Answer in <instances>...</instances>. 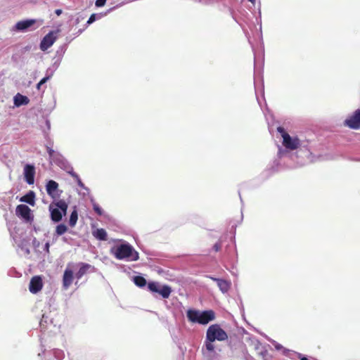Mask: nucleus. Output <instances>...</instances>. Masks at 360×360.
Returning a JSON list of instances; mask_svg holds the SVG:
<instances>
[{"label":"nucleus","mask_w":360,"mask_h":360,"mask_svg":"<svg viewBox=\"0 0 360 360\" xmlns=\"http://www.w3.org/2000/svg\"><path fill=\"white\" fill-rule=\"evenodd\" d=\"M228 339V335L218 324L210 326L206 332L205 341V347L207 352L213 353L214 352V342L224 341Z\"/></svg>","instance_id":"nucleus-1"},{"label":"nucleus","mask_w":360,"mask_h":360,"mask_svg":"<svg viewBox=\"0 0 360 360\" xmlns=\"http://www.w3.org/2000/svg\"><path fill=\"white\" fill-rule=\"evenodd\" d=\"M111 252L118 259H127L129 261H137L139 258V253L128 243L112 248Z\"/></svg>","instance_id":"nucleus-2"},{"label":"nucleus","mask_w":360,"mask_h":360,"mask_svg":"<svg viewBox=\"0 0 360 360\" xmlns=\"http://www.w3.org/2000/svg\"><path fill=\"white\" fill-rule=\"evenodd\" d=\"M68 205L64 200L53 202L49 205L51 218L55 222L60 221L63 215H66Z\"/></svg>","instance_id":"nucleus-3"},{"label":"nucleus","mask_w":360,"mask_h":360,"mask_svg":"<svg viewBox=\"0 0 360 360\" xmlns=\"http://www.w3.org/2000/svg\"><path fill=\"white\" fill-rule=\"evenodd\" d=\"M277 131L283 137V145L286 148L293 150L299 148L300 142L298 138H292L282 127H278L277 128Z\"/></svg>","instance_id":"nucleus-4"},{"label":"nucleus","mask_w":360,"mask_h":360,"mask_svg":"<svg viewBox=\"0 0 360 360\" xmlns=\"http://www.w3.org/2000/svg\"><path fill=\"white\" fill-rule=\"evenodd\" d=\"M148 288L153 292L160 294L165 299L168 298L172 292V288L169 285H160L156 282L148 283Z\"/></svg>","instance_id":"nucleus-5"},{"label":"nucleus","mask_w":360,"mask_h":360,"mask_svg":"<svg viewBox=\"0 0 360 360\" xmlns=\"http://www.w3.org/2000/svg\"><path fill=\"white\" fill-rule=\"evenodd\" d=\"M57 39V32L51 31L46 34L40 43V49L43 51H46L50 48L56 41Z\"/></svg>","instance_id":"nucleus-6"},{"label":"nucleus","mask_w":360,"mask_h":360,"mask_svg":"<svg viewBox=\"0 0 360 360\" xmlns=\"http://www.w3.org/2000/svg\"><path fill=\"white\" fill-rule=\"evenodd\" d=\"M345 124L351 129L360 128V109L354 111L353 115L345 120Z\"/></svg>","instance_id":"nucleus-7"},{"label":"nucleus","mask_w":360,"mask_h":360,"mask_svg":"<svg viewBox=\"0 0 360 360\" xmlns=\"http://www.w3.org/2000/svg\"><path fill=\"white\" fill-rule=\"evenodd\" d=\"M43 287V282L41 276H33L30 282L29 290L32 293L36 294L39 292Z\"/></svg>","instance_id":"nucleus-8"},{"label":"nucleus","mask_w":360,"mask_h":360,"mask_svg":"<svg viewBox=\"0 0 360 360\" xmlns=\"http://www.w3.org/2000/svg\"><path fill=\"white\" fill-rule=\"evenodd\" d=\"M35 168L33 165H26L24 167V176L26 182L31 185L34 182Z\"/></svg>","instance_id":"nucleus-9"},{"label":"nucleus","mask_w":360,"mask_h":360,"mask_svg":"<svg viewBox=\"0 0 360 360\" xmlns=\"http://www.w3.org/2000/svg\"><path fill=\"white\" fill-rule=\"evenodd\" d=\"M215 319V314L212 310H206L200 311L199 323L202 325L207 324Z\"/></svg>","instance_id":"nucleus-10"},{"label":"nucleus","mask_w":360,"mask_h":360,"mask_svg":"<svg viewBox=\"0 0 360 360\" xmlns=\"http://www.w3.org/2000/svg\"><path fill=\"white\" fill-rule=\"evenodd\" d=\"M74 279L73 271L70 269L67 268L63 276V287L67 290L72 285Z\"/></svg>","instance_id":"nucleus-11"},{"label":"nucleus","mask_w":360,"mask_h":360,"mask_svg":"<svg viewBox=\"0 0 360 360\" xmlns=\"http://www.w3.org/2000/svg\"><path fill=\"white\" fill-rule=\"evenodd\" d=\"M16 214L22 217L26 220H29L31 217V210L25 205H18L15 209Z\"/></svg>","instance_id":"nucleus-12"},{"label":"nucleus","mask_w":360,"mask_h":360,"mask_svg":"<svg viewBox=\"0 0 360 360\" xmlns=\"http://www.w3.org/2000/svg\"><path fill=\"white\" fill-rule=\"evenodd\" d=\"M79 265H80V268H79V269L78 270V271L75 274V276H76V278L78 280L82 278V277L84 275H85L86 274H87L90 271H93L94 269V267L92 266L89 264H86V263H83L82 262V263H80Z\"/></svg>","instance_id":"nucleus-13"},{"label":"nucleus","mask_w":360,"mask_h":360,"mask_svg":"<svg viewBox=\"0 0 360 360\" xmlns=\"http://www.w3.org/2000/svg\"><path fill=\"white\" fill-rule=\"evenodd\" d=\"M35 23L36 20L34 19L21 20L15 24V29L19 31H24L34 25Z\"/></svg>","instance_id":"nucleus-14"},{"label":"nucleus","mask_w":360,"mask_h":360,"mask_svg":"<svg viewBox=\"0 0 360 360\" xmlns=\"http://www.w3.org/2000/svg\"><path fill=\"white\" fill-rule=\"evenodd\" d=\"M210 279L217 282L218 287L223 292H226L230 288V283L226 280L214 278L212 276H207Z\"/></svg>","instance_id":"nucleus-15"},{"label":"nucleus","mask_w":360,"mask_h":360,"mask_svg":"<svg viewBox=\"0 0 360 360\" xmlns=\"http://www.w3.org/2000/svg\"><path fill=\"white\" fill-rule=\"evenodd\" d=\"M58 188V184L53 180H50L46 184V190L49 195L55 198Z\"/></svg>","instance_id":"nucleus-16"},{"label":"nucleus","mask_w":360,"mask_h":360,"mask_svg":"<svg viewBox=\"0 0 360 360\" xmlns=\"http://www.w3.org/2000/svg\"><path fill=\"white\" fill-rule=\"evenodd\" d=\"M186 316L189 321L199 323L200 311L195 309H188Z\"/></svg>","instance_id":"nucleus-17"},{"label":"nucleus","mask_w":360,"mask_h":360,"mask_svg":"<svg viewBox=\"0 0 360 360\" xmlns=\"http://www.w3.org/2000/svg\"><path fill=\"white\" fill-rule=\"evenodd\" d=\"M35 194L33 191H30L27 194L21 197L20 200L21 202H27L32 206H34L35 204Z\"/></svg>","instance_id":"nucleus-18"},{"label":"nucleus","mask_w":360,"mask_h":360,"mask_svg":"<svg viewBox=\"0 0 360 360\" xmlns=\"http://www.w3.org/2000/svg\"><path fill=\"white\" fill-rule=\"evenodd\" d=\"M29 103V99L27 96H22L20 94H18L14 98V103L16 106H20L21 105H26Z\"/></svg>","instance_id":"nucleus-19"},{"label":"nucleus","mask_w":360,"mask_h":360,"mask_svg":"<svg viewBox=\"0 0 360 360\" xmlns=\"http://www.w3.org/2000/svg\"><path fill=\"white\" fill-rule=\"evenodd\" d=\"M93 236L98 240H107V232L104 229H97L93 231Z\"/></svg>","instance_id":"nucleus-20"},{"label":"nucleus","mask_w":360,"mask_h":360,"mask_svg":"<svg viewBox=\"0 0 360 360\" xmlns=\"http://www.w3.org/2000/svg\"><path fill=\"white\" fill-rule=\"evenodd\" d=\"M78 219V214L77 210L75 208V210L72 212L70 220H69V224L70 226L73 227L75 226L77 221Z\"/></svg>","instance_id":"nucleus-21"},{"label":"nucleus","mask_w":360,"mask_h":360,"mask_svg":"<svg viewBox=\"0 0 360 360\" xmlns=\"http://www.w3.org/2000/svg\"><path fill=\"white\" fill-rule=\"evenodd\" d=\"M134 282L137 286L141 288L144 287L147 283L146 280L141 276H134Z\"/></svg>","instance_id":"nucleus-22"},{"label":"nucleus","mask_w":360,"mask_h":360,"mask_svg":"<svg viewBox=\"0 0 360 360\" xmlns=\"http://www.w3.org/2000/svg\"><path fill=\"white\" fill-rule=\"evenodd\" d=\"M68 231V227L63 224H60L56 226V233L58 236L64 234Z\"/></svg>","instance_id":"nucleus-23"},{"label":"nucleus","mask_w":360,"mask_h":360,"mask_svg":"<svg viewBox=\"0 0 360 360\" xmlns=\"http://www.w3.org/2000/svg\"><path fill=\"white\" fill-rule=\"evenodd\" d=\"M96 14L95 13H93L91 15V16L89 17V20H87V22H86V25H85L84 28L82 29V30H79L78 32H77V34H81L83 30H84L89 25L93 23L94 21H96Z\"/></svg>","instance_id":"nucleus-24"},{"label":"nucleus","mask_w":360,"mask_h":360,"mask_svg":"<svg viewBox=\"0 0 360 360\" xmlns=\"http://www.w3.org/2000/svg\"><path fill=\"white\" fill-rule=\"evenodd\" d=\"M92 205H93V209L95 211V212L98 215L101 216L103 214V210L101 208V207L94 200H92Z\"/></svg>","instance_id":"nucleus-25"},{"label":"nucleus","mask_w":360,"mask_h":360,"mask_svg":"<svg viewBox=\"0 0 360 360\" xmlns=\"http://www.w3.org/2000/svg\"><path fill=\"white\" fill-rule=\"evenodd\" d=\"M46 150H47V152L49 153V155L50 157V158L54 160L55 159V157L56 155H58V154H57L50 147H47L46 148Z\"/></svg>","instance_id":"nucleus-26"},{"label":"nucleus","mask_w":360,"mask_h":360,"mask_svg":"<svg viewBox=\"0 0 360 360\" xmlns=\"http://www.w3.org/2000/svg\"><path fill=\"white\" fill-rule=\"evenodd\" d=\"M221 249V243L217 242L213 245V250L215 252H219Z\"/></svg>","instance_id":"nucleus-27"},{"label":"nucleus","mask_w":360,"mask_h":360,"mask_svg":"<svg viewBox=\"0 0 360 360\" xmlns=\"http://www.w3.org/2000/svg\"><path fill=\"white\" fill-rule=\"evenodd\" d=\"M105 2H106V0H96V6L97 7L103 6L105 5Z\"/></svg>","instance_id":"nucleus-28"},{"label":"nucleus","mask_w":360,"mask_h":360,"mask_svg":"<svg viewBox=\"0 0 360 360\" xmlns=\"http://www.w3.org/2000/svg\"><path fill=\"white\" fill-rule=\"evenodd\" d=\"M50 76H46L45 77H44L43 79H41L39 82V85H43L44 84H45L48 80L50 79Z\"/></svg>","instance_id":"nucleus-29"},{"label":"nucleus","mask_w":360,"mask_h":360,"mask_svg":"<svg viewBox=\"0 0 360 360\" xmlns=\"http://www.w3.org/2000/svg\"><path fill=\"white\" fill-rule=\"evenodd\" d=\"M77 183V185L81 187V188H83L84 187V184L82 183V180L80 179L79 176L78 177V179H75Z\"/></svg>","instance_id":"nucleus-30"},{"label":"nucleus","mask_w":360,"mask_h":360,"mask_svg":"<svg viewBox=\"0 0 360 360\" xmlns=\"http://www.w3.org/2000/svg\"><path fill=\"white\" fill-rule=\"evenodd\" d=\"M69 174L75 179H78L79 176L78 174H77L75 172H73L72 170V171H70L69 172Z\"/></svg>","instance_id":"nucleus-31"},{"label":"nucleus","mask_w":360,"mask_h":360,"mask_svg":"<svg viewBox=\"0 0 360 360\" xmlns=\"http://www.w3.org/2000/svg\"><path fill=\"white\" fill-rule=\"evenodd\" d=\"M69 174L75 179H78L79 176L78 174H77L75 172H73L72 170V171H70L69 172Z\"/></svg>","instance_id":"nucleus-32"},{"label":"nucleus","mask_w":360,"mask_h":360,"mask_svg":"<svg viewBox=\"0 0 360 360\" xmlns=\"http://www.w3.org/2000/svg\"><path fill=\"white\" fill-rule=\"evenodd\" d=\"M69 174L75 179H78L79 176L78 174H77L75 172H73L72 170V171H70L69 172Z\"/></svg>","instance_id":"nucleus-33"},{"label":"nucleus","mask_w":360,"mask_h":360,"mask_svg":"<svg viewBox=\"0 0 360 360\" xmlns=\"http://www.w3.org/2000/svg\"><path fill=\"white\" fill-rule=\"evenodd\" d=\"M62 12H63V11H62V10H61V9H56V10L55 11V13H56L58 16L60 15H61V13H62Z\"/></svg>","instance_id":"nucleus-34"},{"label":"nucleus","mask_w":360,"mask_h":360,"mask_svg":"<svg viewBox=\"0 0 360 360\" xmlns=\"http://www.w3.org/2000/svg\"><path fill=\"white\" fill-rule=\"evenodd\" d=\"M41 86H42V85H39V83L37 84V89L38 90H39V89H41Z\"/></svg>","instance_id":"nucleus-35"},{"label":"nucleus","mask_w":360,"mask_h":360,"mask_svg":"<svg viewBox=\"0 0 360 360\" xmlns=\"http://www.w3.org/2000/svg\"><path fill=\"white\" fill-rule=\"evenodd\" d=\"M300 360H309L307 357L302 356Z\"/></svg>","instance_id":"nucleus-36"},{"label":"nucleus","mask_w":360,"mask_h":360,"mask_svg":"<svg viewBox=\"0 0 360 360\" xmlns=\"http://www.w3.org/2000/svg\"><path fill=\"white\" fill-rule=\"evenodd\" d=\"M80 20L79 18L76 19V23L78 24Z\"/></svg>","instance_id":"nucleus-37"},{"label":"nucleus","mask_w":360,"mask_h":360,"mask_svg":"<svg viewBox=\"0 0 360 360\" xmlns=\"http://www.w3.org/2000/svg\"><path fill=\"white\" fill-rule=\"evenodd\" d=\"M250 2L253 3L255 0H249Z\"/></svg>","instance_id":"nucleus-38"}]
</instances>
